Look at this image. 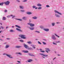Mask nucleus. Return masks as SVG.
Listing matches in <instances>:
<instances>
[{
	"mask_svg": "<svg viewBox=\"0 0 64 64\" xmlns=\"http://www.w3.org/2000/svg\"><path fill=\"white\" fill-rule=\"evenodd\" d=\"M58 56H60V54H58Z\"/></svg>",
	"mask_w": 64,
	"mask_h": 64,
	"instance_id": "obj_61",
	"label": "nucleus"
},
{
	"mask_svg": "<svg viewBox=\"0 0 64 64\" xmlns=\"http://www.w3.org/2000/svg\"><path fill=\"white\" fill-rule=\"evenodd\" d=\"M26 18V17H24L22 18V19H24V20H25Z\"/></svg>",
	"mask_w": 64,
	"mask_h": 64,
	"instance_id": "obj_28",
	"label": "nucleus"
},
{
	"mask_svg": "<svg viewBox=\"0 0 64 64\" xmlns=\"http://www.w3.org/2000/svg\"><path fill=\"white\" fill-rule=\"evenodd\" d=\"M42 9V7H39L38 8V9L39 10H40V9Z\"/></svg>",
	"mask_w": 64,
	"mask_h": 64,
	"instance_id": "obj_33",
	"label": "nucleus"
},
{
	"mask_svg": "<svg viewBox=\"0 0 64 64\" xmlns=\"http://www.w3.org/2000/svg\"><path fill=\"white\" fill-rule=\"evenodd\" d=\"M20 42H23L24 41L23 40H20Z\"/></svg>",
	"mask_w": 64,
	"mask_h": 64,
	"instance_id": "obj_39",
	"label": "nucleus"
},
{
	"mask_svg": "<svg viewBox=\"0 0 64 64\" xmlns=\"http://www.w3.org/2000/svg\"><path fill=\"white\" fill-rule=\"evenodd\" d=\"M10 45H6V48H8V47H9Z\"/></svg>",
	"mask_w": 64,
	"mask_h": 64,
	"instance_id": "obj_18",
	"label": "nucleus"
},
{
	"mask_svg": "<svg viewBox=\"0 0 64 64\" xmlns=\"http://www.w3.org/2000/svg\"><path fill=\"white\" fill-rule=\"evenodd\" d=\"M23 45L24 47L26 48V49H28V46L27 45H26L25 44H24Z\"/></svg>",
	"mask_w": 64,
	"mask_h": 64,
	"instance_id": "obj_8",
	"label": "nucleus"
},
{
	"mask_svg": "<svg viewBox=\"0 0 64 64\" xmlns=\"http://www.w3.org/2000/svg\"><path fill=\"white\" fill-rule=\"evenodd\" d=\"M38 43L39 44H41V42H39V41H38Z\"/></svg>",
	"mask_w": 64,
	"mask_h": 64,
	"instance_id": "obj_45",
	"label": "nucleus"
},
{
	"mask_svg": "<svg viewBox=\"0 0 64 64\" xmlns=\"http://www.w3.org/2000/svg\"><path fill=\"white\" fill-rule=\"evenodd\" d=\"M27 0H24L22 1L23 2H27Z\"/></svg>",
	"mask_w": 64,
	"mask_h": 64,
	"instance_id": "obj_35",
	"label": "nucleus"
},
{
	"mask_svg": "<svg viewBox=\"0 0 64 64\" xmlns=\"http://www.w3.org/2000/svg\"><path fill=\"white\" fill-rule=\"evenodd\" d=\"M31 46H32V47L33 48H34V49H35V48H36V47H35V45H31Z\"/></svg>",
	"mask_w": 64,
	"mask_h": 64,
	"instance_id": "obj_17",
	"label": "nucleus"
},
{
	"mask_svg": "<svg viewBox=\"0 0 64 64\" xmlns=\"http://www.w3.org/2000/svg\"><path fill=\"white\" fill-rule=\"evenodd\" d=\"M40 50H42V49H40Z\"/></svg>",
	"mask_w": 64,
	"mask_h": 64,
	"instance_id": "obj_62",
	"label": "nucleus"
},
{
	"mask_svg": "<svg viewBox=\"0 0 64 64\" xmlns=\"http://www.w3.org/2000/svg\"><path fill=\"white\" fill-rule=\"evenodd\" d=\"M28 43V44H31L32 43V42H31L30 41V42H27Z\"/></svg>",
	"mask_w": 64,
	"mask_h": 64,
	"instance_id": "obj_32",
	"label": "nucleus"
},
{
	"mask_svg": "<svg viewBox=\"0 0 64 64\" xmlns=\"http://www.w3.org/2000/svg\"><path fill=\"white\" fill-rule=\"evenodd\" d=\"M16 1L18 2H20V1L19 0H16Z\"/></svg>",
	"mask_w": 64,
	"mask_h": 64,
	"instance_id": "obj_40",
	"label": "nucleus"
},
{
	"mask_svg": "<svg viewBox=\"0 0 64 64\" xmlns=\"http://www.w3.org/2000/svg\"><path fill=\"white\" fill-rule=\"evenodd\" d=\"M45 49L46 50V52L47 53H48V51L49 52L50 51V50L49 48H45Z\"/></svg>",
	"mask_w": 64,
	"mask_h": 64,
	"instance_id": "obj_5",
	"label": "nucleus"
},
{
	"mask_svg": "<svg viewBox=\"0 0 64 64\" xmlns=\"http://www.w3.org/2000/svg\"><path fill=\"white\" fill-rule=\"evenodd\" d=\"M58 23H59V22H56V24H58Z\"/></svg>",
	"mask_w": 64,
	"mask_h": 64,
	"instance_id": "obj_60",
	"label": "nucleus"
},
{
	"mask_svg": "<svg viewBox=\"0 0 64 64\" xmlns=\"http://www.w3.org/2000/svg\"><path fill=\"white\" fill-rule=\"evenodd\" d=\"M18 62V63H20V62L19 61H17Z\"/></svg>",
	"mask_w": 64,
	"mask_h": 64,
	"instance_id": "obj_54",
	"label": "nucleus"
},
{
	"mask_svg": "<svg viewBox=\"0 0 64 64\" xmlns=\"http://www.w3.org/2000/svg\"><path fill=\"white\" fill-rule=\"evenodd\" d=\"M26 13L27 14H28V15H30V14H32V12H26Z\"/></svg>",
	"mask_w": 64,
	"mask_h": 64,
	"instance_id": "obj_13",
	"label": "nucleus"
},
{
	"mask_svg": "<svg viewBox=\"0 0 64 64\" xmlns=\"http://www.w3.org/2000/svg\"><path fill=\"white\" fill-rule=\"evenodd\" d=\"M6 39H7V40H10V38H6Z\"/></svg>",
	"mask_w": 64,
	"mask_h": 64,
	"instance_id": "obj_49",
	"label": "nucleus"
},
{
	"mask_svg": "<svg viewBox=\"0 0 64 64\" xmlns=\"http://www.w3.org/2000/svg\"><path fill=\"white\" fill-rule=\"evenodd\" d=\"M54 34L55 35H56V37H58V38H59V36L57 35V34Z\"/></svg>",
	"mask_w": 64,
	"mask_h": 64,
	"instance_id": "obj_36",
	"label": "nucleus"
},
{
	"mask_svg": "<svg viewBox=\"0 0 64 64\" xmlns=\"http://www.w3.org/2000/svg\"><path fill=\"white\" fill-rule=\"evenodd\" d=\"M12 28H14V26H12Z\"/></svg>",
	"mask_w": 64,
	"mask_h": 64,
	"instance_id": "obj_57",
	"label": "nucleus"
},
{
	"mask_svg": "<svg viewBox=\"0 0 64 64\" xmlns=\"http://www.w3.org/2000/svg\"><path fill=\"white\" fill-rule=\"evenodd\" d=\"M37 6L38 7H41L42 6V4H37Z\"/></svg>",
	"mask_w": 64,
	"mask_h": 64,
	"instance_id": "obj_12",
	"label": "nucleus"
},
{
	"mask_svg": "<svg viewBox=\"0 0 64 64\" xmlns=\"http://www.w3.org/2000/svg\"><path fill=\"white\" fill-rule=\"evenodd\" d=\"M21 47V46H16L15 47L17 48H20Z\"/></svg>",
	"mask_w": 64,
	"mask_h": 64,
	"instance_id": "obj_22",
	"label": "nucleus"
},
{
	"mask_svg": "<svg viewBox=\"0 0 64 64\" xmlns=\"http://www.w3.org/2000/svg\"><path fill=\"white\" fill-rule=\"evenodd\" d=\"M8 27H6V29H7L8 28Z\"/></svg>",
	"mask_w": 64,
	"mask_h": 64,
	"instance_id": "obj_56",
	"label": "nucleus"
},
{
	"mask_svg": "<svg viewBox=\"0 0 64 64\" xmlns=\"http://www.w3.org/2000/svg\"><path fill=\"white\" fill-rule=\"evenodd\" d=\"M19 7L20 9H24V6H19Z\"/></svg>",
	"mask_w": 64,
	"mask_h": 64,
	"instance_id": "obj_15",
	"label": "nucleus"
},
{
	"mask_svg": "<svg viewBox=\"0 0 64 64\" xmlns=\"http://www.w3.org/2000/svg\"><path fill=\"white\" fill-rule=\"evenodd\" d=\"M32 19H36L37 18L36 16H34L32 18Z\"/></svg>",
	"mask_w": 64,
	"mask_h": 64,
	"instance_id": "obj_26",
	"label": "nucleus"
},
{
	"mask_svg": "<svg viewBox=\"0 0 64 64\" xmlns=\"http://www.w3.org/2000/svg\"><path fill=\"white\" fill-rule=\"evenodd\" d=\"M4 3L6 5H9V4H10V2L8 0L4 2Z\"/></svg>",
	"mask_w": 64,
	"mask_h": 64,
	"instance_id": "obj_3",
	"label": "nucleus"
},
{
	"mask_svg": "<svg viewBox=\"0 0 64 64\" xmlns=\"http://www.w3.org/2000/svg\"><path fill=\"white\" fill-rule=\"evenodd\" d=\"M16 54H19V55H22V54L20 52H16Z\"/></svg>",
	"mask_w": 64,
	"mask_h": 64,
	"instance_id": "obj_23",
	"label": "nucleus"
},
{
	"mask_svg": "<svg viewBox=\"0 0 64 64\" xmlns=\"http://www.w3.org/2000/svg\"><path fill=\"white\" fill-rule=\"evenodd\" d=\"M44 30L46 31H48L49 30V29H44Z\"/></svg>",
	"mask_w": 64,
	"mask_h": 64,
	"instance_id": "obj_19",
	"label": "nucleus"
},
{
	"mask_svg": "<svg viewBox=\"0 0 64 64\" xmlns=\"http://www.w3.org/2000/svg\"><path fill=\"white\" fill-rule=\"evenodd\" d=\"M40 28H41L42 29V28H43V26H40Z\"/></svg>",
	"mask_w": 64,
	"mask_h": 64,
	"instance_id": "obj_42",
	"label": "nucleus"
},
{
	"mask_svg": "<svg viewBox=\"0 0 64 64\" xmlns=\"http://www.w3.org/2000/svg\"><path fill=\"white\" fill-rule=\"evenodd\" d=\"M14 32V30H10V32Z\"/></svg>",
	"mask_w": 64,
	"mask_h": 64,
	"instance_id": "obj_37",
	"label": "nucleus"
},
{
	"mask_svg": "<svg viewBox=\"0 0 64 64\" xmlns=\"http://www.w3.org/2000/svg\"><path fill=\"white\" fill-rule=\"evenodd\" d=\"M52 39H53V40H55V39H56V38H55V36L54 35H52Z\"/></svg>",
	"mask_w": 64,
	"mask_h": 64,
	"instance_id": "obj_9",
	"label": "nucleus"
},
{
	"mask_svg": "<svg viewBox=\"0 0 64 64\" xmlns=\"http://www.w3.org/2000/svg\"><path fill=\"white\" fill-rule=\"evenodd\" d=\"M19 37H21V38L22 39H26V38L25 37V35H20L19 36Z\"/></svg>",
	"mask_w": 64,
	"mask_h": 64,
	"instance_id": "obj_1",
	"label": "nucleus"
},
{
	"mask_svg": "<svg viewBox=\"0 0 64 64\" xmlns=\"http://www.w3.org/2000/svg\"><path fill=\"white\" fill-rule=\"evenodd\" d=\"M11 16H13V15L11 14L10 15L8 16H7V18H9V17H11Z\"/></svg>",
	"mask_w": 64,
	"mask_h": 64,
	"instance_id": "obj_20",
	"label": "nucleus"
},
{
	"mask_svg": "<svg viewBox=\"0 0 64 64\" xmlns=\"http://www.w3.org/2000/svg\"><path fill=\"white\" fill-rule=\"evenodd\" d=\"M7 10H5L4 11V12H7Z\"/></svg>",
	"mask_w": 64,
	"mask_h": 64,
	"instance_id": "obj_53",
	"label": "nucleus"
},
{
	"mask_svg": "<svg viewBox=\"0 0 64 64\" xmlns=\"http://www.w3.org/2000/svg\"><path fill=\"white\" fill-rule=\"evenodd\" d=\"M1 27L2 28V29H4V28L3 27V26H1Z\"/></svg>",
	"mask_w": 64,
	"mask_h": 64,
	"instance_id": "obj_50",
	"label": "nucleus"
},
{
	"mask_svg": "<svg viewBox=\"0 0 64 64\" xmlns=\"http://www.w3.org/2000/svg\"><path fill=\"white\" fill-rule=\"evenodd\" d=\"M22 52L24 53H28V51L27 50H22Z\"/></svg>",
	"mask_w": 64,
	"mask_h": 64,
	"instance_id": "obj_16",
	"label": "nucleus"
},
{
	"mask_svg": "<svg viewBox=\"0 0 64 64\" xmlns=\"http://www.w3.org/2000/svg\"><path fill=\"white\" fill-rule=\"evenodd\" d=\"M54 11L55 13L58 14H60V15H62V14H61V13L59 12L57 10H55Z\"/></svg>",
	"mask_w": 64,
	"mask_h": 64,
	"instance_id": "obj_7",
	"label": "nucleus"
},
{
	"mask_svg": "<svg viewBox=\"0 0 64 64\" xmlns=\"http://www.w3.org/2000/svg\"><path fill=\"white\" fill-rule=\"evenodd\" d=\"M6 18H5V17H3L2 18L3 20H6Z\"/></svg>",
	"mask_w": 64,
	"mask_h": 64,
	"instance_id": "obj_25",
	"label": "nucleus"
},
{
	"mask_svg": "<svg viewBox=\"0 0 64 64\" xmlns=\"http://www.w3.org/2000/svg\"><path fill=\"white\" fill-rule=\"evenodd\" d=\"M56 58H54L53 59V60H54V59H56Z\"/></svg>",
	"mask_w": 64,
	"mask_h": 64,
	"instance_id": "obj_52",
	"label": "nucleus"
},
{
	"mask_svg": "<svg viewBox=\"0 0 64 64\" xmlns=\"http://www.w3.org/2000/svg\"><path fill=\"white\" fill-rule=\"evenodd\" d=\"M42 43L43 44H44V45H46V43L44 42H42Z\"/></svg>",
	"mask_w": 64,
	"mask_h": 64,
	"instance_id": "obj_48",
	"label": "nucleus"
},
{
	"mask_svg": "<svg viewBox=\"0 0 64 64\" xmlns=\"http://www.w3.org/2000/svg\"><path fill=\"white\" fill-rule=\"evenodd\" d=\"M16 30H17L18 31H19L20 32H22V30L20 29H19L18 28H16Z\"/></svg>",
	"mask_w": 64,
	"mask_h": 64,
	"instance_id": "obj_14",
	"label": "nucleus"
},
{
	"mask_svg": "<svg viewBox=\"0 0 64 64\" xmlns=\"http://www.w3.org/2000/svg\"><path fill=\"white\" fill-rule=\"evenodd\" d=\"M20 12H25V10H20Z\"/></svg>",
	"mask_w": 64,
	"mask_h": 64,
	"instance_id": "obj_24",
	"label": "nucleus"
},
{
	"mask_svg": "<svg viewBox=\"0 0 64 64\" xmlns=\"http://www.w3.org/2000/svg\"><path fill=\"white\" fill-rule=\"evenodd\" d=\"M52 43L53 44H54V45H57V44L55 43V42H53Z\"/></svg>",
	"mask_w": 64,
	"mask_h": 64,
	"instance_id": "obj_41",
	"label": "nucleus"
},
{
	"mask_svg": "<svg viewBox=\"0 0 64 64\" xmlns=\"http://www.w3.org/2000/svg\"><path fill=\"white\" fill-rule=\"evenodd\" d=\"M15 19L16 20H19L20 21H22V19H18V18H16Z\"/></svg>",
	"mask_w": 64,
	"mask_h": 64,
	"instance_id": "obj_30",
	"label": "nucleus"
},
{
	"mask_svg": "<svg viewBox=\"0 0 64 64\" xmlns=\"http://www.w3.org/2000/svg\"><path fill=\"white\" fill-rule=\"evenodd\" d=\"M28 49H30V50H31L32 49V48H28Z\"/></svg>",
	"mask_w": 64,
	"mask_h": 64,
	"instance_id": "obj_51",
	"label": "nucleus"
},
{
	"mask_svg": "<svg viewBox=\"0 0 64 64\" xmlns=\"http://www.w3.org/2000/svg\"><path fill=\"white\" fill-rule=\"evenodd\" d=\"M46 7H50V6H49L48 5H46Z\"/></svg>",
	"mask_w": 64,
	"mask_h": 64,
	"instance_id": "obj_46",
	"label": "nucleus"
},
{
	"mask_svg": "<svg viewBox=\"0 0 64 64\" xmlns=\"http://www.w3.org/2000/svg\"><path fill=\"white\" fill-rule=\"evenodd\" d=\"M4 44H7V42H5Z\"/></svg>",
	"mask_w": 64,
	"mask_h": 64,
	"instance_id": "obj_58",
	"label": "nucleus"
},
{
	"mask_svg": "<svg viewBox=\"0 0 64 64\" xmlns=\"http://www.w3.org/2000/svg\"><path fill=\"white\" fill-rule=\"evenodd\" d=\"M4 4V2H3L0 4V5L1 6H2Z\"/></svg>",
	"mask_w": 64,
	"mask_h": 64,
	"instance_id": "obj_21",
	"label": "nucleus"
},
{
	"mask_svg": "<svg viewBox=\"0 0 64 64\" xmlns=\"http://www.w3.org/2000/svg\"><path fill=\"white\" fill-rule=\"evenodd\" d=\"M40 52H45V51L44 50H40Z\"/></svg>",
	"mask_w": 64,
	"mask_h": 64,
	"instance_id": "obj_43",
	"label": "nucleus"
},
{
	"mask_svg": "<svg viewBox=\"0 0 64 64\" xmlns=\"http://www.w3.org/2000/svg\"><path fill=\"white\" fill-rule=\"evenodd\" d=\"M36 7V6H32L33 8H35Z\"/></svg>",
	"mask_w": 64,
	"mask_h": 64,
	"instance_id": "obj_47",
	"label": "nucleus"
},
{
	"mask_svg": "<svg viewBox=\"0 0 64 64\" xmlns=\"http://www.w3.org/2000/svg\"><path fill=\"white\" fill-rule=\"evenodd\" d=\"M6 55L7 56V57H9V58H13L11 56V55L10 54H6Z\"/></svg>",
	"mask_w": 64,
	"mask_h": 64,
	"instance_id": "obj_6",
	"label": "nucleus"
},
{
	"mask_svg": "<svg viewBox=\"0 0 64 64\" xmlns=\"http://www.w3.org/2000/svg\"><path fill=\"white\" fill-rule=\"evenodd\" d=\"M52 26H54V25H55V23L54 22H53L52 23Z\"/></svg>",
	"mask_w": 64,
	"mask_h": 64,
	"instance_id": "obj_31",
	"label": "nucleus"
},
{
	"mask_svg": "<svg viewBox=\"0 0 64 64\" xmlns=\"http://www.w3.org/2000/svg\"><path fill=\"white\" fill-rule=\"evenodd\" d=\"M40 54V55H42V56H42V57L43 58H45V57H47L48 56V55H45L44 54Z\"/></svg>",
	"mask_w": 64,
	"mask_h": 64,
	"instance_id": "obj_2",
	"label": "nucleus"
},
{
	"mask_svg": "<svg viewBox=\"0 0 64 64\" xmlns=\"http://www.w3.org/2000/svg\"><path fill=\"white\" fill-rule=\"evenodd\" d=\"M28 55H29L31 56H34L33 55L31 54H29Z\"/></svg>",
	"mask_w": 64,
	"mask_h": 64,
	"instance_id": "obj_34",
	"label": "nucleus"
},
{
	"mask_svg": "<svg viewBox=\"0 0 64 64\" xmlns=\"http://www.w3.org/2000/svg\"><path fill=\"white\" fill-rule=\"evenodd\" d=\"M2 38H3V37H4V36H2Z\"/></svg>",
	"mask_w": 64,
	"mask_h": 64,
	"instance_id": "obj_64",
	"label": "nucleus"
},
{
	"mask_svg": "<svg viewBox=\"0 0 64 64\" xmlns=\"http://www.w3.org/2000/svg\"><path fill=\"white\" fill-rule=\"evenodd\" d=\"M56 43H60V41H58L55 42Z\"/></svg>",
	"mask_w": 64,
	"mask_h": 64,
	"instance_id": "obj_44",
	"label": "nucleus"
},
{
	"mask_svg": "<svg viewBox=\"0 0 64 64\" xmlns=\"http://www.w3.org/2000/svg\"><path fill=\"white\" fill-rule=\"evenodd\" d=\"M55 15L56 17H60L59 15L56 14H55Z\"/></svg>",
	"mask_w": 64,
	"mask_h": 64,
	"instance_id": "obj_10",
	"label": "nucleus"
},
{
	"mask_svg": "<svg viewBox=\"0 0 64 64\" xmlns=\"http://www.w3.org/2000/svg\"><path fill=\"white\" fill-rule=\"evenodd\" d=\"M37 8H35V9H37Z\"/></svg>",
	"mask_w": 64,
	"mask_h": 64,
	"instance_id": "obj_59",
	"label": "nucleus"
},
{
	"mask_svg": "<svg viewBox=\"0 0 64 64\" xmlns=\"http://www.w3.org/2000/svg\"><path fill=\"white\" fill-rule=\"evenodd\" d=\"M5 54H3V55H5Z\"/></svg>",
	"mask_w": 64,
	"mask_h": 64,
	"instance_id": "obj_63",
	"label": "nucleus"
},
{
	"mask_svg": "<svg viewBox=\"0 0 64 64\" xmlns=\"http://www.w3.org/2000/svg\"><path fill=\"white\" fill-rule=\"evenodd\" d=\"M15 26L16 27H17V28H21V27H20V26H18L17 25H16Z\"/></svg>",
	"mask_w": 64,
	"mask_h": 64,
	"instance_id": "obj_27",
	"label": "nucleus"
},
{
	"mask_svg": "<svg viewBox=\"0 0 64 64\" xmlns=\"http://www.w3.org/2000/svg\"><path fill=\"white\" fill-rule=\"evenodd\" d=\"M29 28L30 30H33L34 29V28L33 27H29Z\"/></svg>",
	"mask_w": 64,
	"mask_h": 64,
	"instance_id": "obj_11",
	"label": "nucleus"
},
{
	"mask_svg": "<svg viewBox=\"0 0 64 64\" xmlns=\"http://www.w3.org/2000/svg\"><path fill=\"white\" fill-rule=\"evenodd\" d=\"M12 18H15V16H13L12 15Z\"/></svg>",
	"mask_w": 64,
	"mask_h": 64,
	"instance_id": "obj_38",
	"label": "nucleus"
},
{
	"mask_svg": "<svg viewBox=\"0 0 64 64\" xmlns=\"http://www.w3.org/2000/svg\"><path fill=\"white\" fill-rule=\"evenodd\" d=\"M28 24L29 25H30V27H34L35 26V25L33 24L28 23Z\"/></svg>",
	"mask_w": 64,
	"mask_h": 64,
	"instance_id": "obj_4",
	"label": "nucleus"
},
{
	"mask_svg": "<svg viewBox=\"0 0 64 64\" xmlns=\"http://www.w3.org/2000/svg\"><path fill=\"white\" fill-rule=\"evenodd\" d=\"M36 32H38V33H40V32H39L36 31Z\"/></svg>",
	"mask_w": 64,
	"mask_h": 64,
	"instance_id": "obj_55",
	"label": "nucleus"
},
{
	"mask_svg": "<svg viewBox=\"0 0 64 64\" xmlns=\"http://www.w3.org/2000/svg\"><path fill=\"white\" fill-rule=\"evenodd\" d=\"M32 61V60L31 59H30L29 60H28V62H31Z\"/></svg>",
	"mask_w": 64,
	"mask_h": 64,
	"instance_id": "obj_29",
	"label": "nucleus"
}]
</instances>
